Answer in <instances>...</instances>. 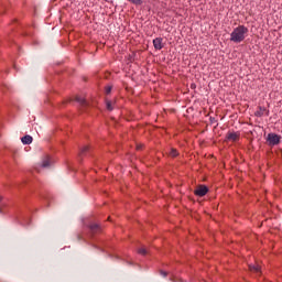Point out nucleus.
Listing matches in <instances>:
<instances>
[{"label": "nucleus", "mask_w": 282, "mask_h": 282, "mask_svg": "<svg viewBox=\"0 0 282 282\" xmlns=\"http://www.w3.org/2000/svg\"><path fill=\"white\" fill-rule=\"evenodd\" d=\"M32 141H33V139H32V135H30V134H26L21 138V142L23 144H32Z\"/></svg>", "instance_id": "obj_7"}, {"label": "nucleus", "mask_w": 282, "mask_h": 282, "mask_svg": "<svg viewBox=\"0 0 282 282\" xmlns=\"http://www.w3.org/2000/svg\"><path fill=\"white\" fill-rule=\"evenodd\" d=\"M1 202H3V197L0 196V213H1V206H3V204H1Z\"/></svg>", "instance_id": "obj_20"}, {"label": "nucleus", "mask_w": 282, "mask_h": 282, "mask_svg": "<svg viewBox=\"0 0 282 282\" xmlns=\"http://www.w3.org/2000/svg\"><path fill=\"white\" fill-rule=\"evenodd\" d=\"M111 89H113V87H111V86H107L106 87V94H111Z\"/></svg>", "instance_id": "obj_17"}, {"label": "nucleus", "mask_w": 282, "mask_h": 282, "mask_svg": "<svg viewBox=\"0 0 282 282\" xmlns=\"http://www.w3.org/2000/svg\"><path fill=\"white\" fill-rule=\"evenodd\" d=\"M154 50H162L164 45H162V37H156L153 40Z\"/></svg>", "instance_id": "obj_6"}, {"label": "nucleus", "mask_w": 282, "mask_h": 282, "mask_svg": "<svg viewBox=\"0 0 282 282\" xmlns=\"http://www.w3.org/2000/svg\"><path fill=\"white\" fill-rule=\"evenodd\" d=\"M106 107L108 111H113V102L109 99H106Z\"/></svg>", "instance_id": "obj_12"}, {"label": "nucleus", "mask_w": 282, "mask_h": 282, "mask_svg": "<svg viewBox=\"0 0 282 282\" xmlns=\"http://www.w3.org/2000/svg\"><path fill=\"white\" fill-rule=\"evenodd\" d=\"M247 32L248 28H246L245 25H239L231 32L230 41H232L234 43H241V41H245Z\"/></svg>", "instance_id": "obj_1"}, {"label": "nucleus", "mask_w": 282, "mask_h": 282, "mask_svg": "<svg viewBox=\"0 0 282 282\" xmlns=\"http://www.w3.org/2000/svg\"><path fill=\"white\" fill-rule=\"evenodd\" d=\"M192 89H195V84H192Z\"/></svg>", "instance_id": "obj_21"}, {"label": "nucleus", "mask_w": 282, "mask_h": 282, "mask_svg": "<svg viewBox=\"0 0 282 282\" xmlns=\"http://www.w3.org/2000/svg\"><path fill=\"white\" fill-rule=\"evenodd\" d=\"M48 166H50V158H45L42 161V169H48Z\"/></svg>", "instance_id": "obj_13"}, {"label": "nucleus", "mask_w": 282, "mask_h": 282, "mask_svg": "<svg viewBox=\"0 0 282 282\" xmlns=\"http://www.w3.org/2000/svg\"><path fill=\"white\" fill-rule=\"evenodd\" d=\"M87 151H89V145H85L84 148H82L79 155H85Z\"/></svg>", "instance_id": "obj_14"}, {"label": "nucleus", "mask_w": 282, "mask_h": 282, "mask_svg": "<svg viewBox=\"0 0 282 282\" xmlns=\"http://www.w3.org/2000/svg\"><path fill=\"white\" fill-rule=\"evenodd\" d=\"M250 272H256V274H259L261 272V267L259 264H249Z\"/></svg>", "instance_id": "obj_8"}, {"label": "nucleus", "mask_w": 282, "mask_h": 282, "mask_svg": "<svg viewBox=\"0 0 282 282\" xmlns=\"http://www.w3.org/2000/svg\"><path fill=\"white\" fill-rule=\"evenodd\" d=\"M267 142H269L270 147H276V144L281 143V135L276 133H269Z\"/></svg>", "instance_id": "obj_2"}, {"label": "nucleus", "mask_w": 282, "mask_h": 282, "mask_svg": "<svg viewBox=\"0 0 282 282\" xmlns=\"http://www.w3.org/2000/svg\"><path fill=\"white\" fill-rule=\"evenodd\" d=\"M144 147L142 143L137 144V151H140Z\"/></svg>", "instance_id": "obj_18"}, {"label": "nucleus", "mask_w": 282, "mask_h": 282, "mask_svg": "<svg viewBox=\"0 0 282 282\" xmlns=\"http://www.w3.org/2000/svg\"><path fill=\"white\" fill-rule=\"evenodd\" d=\"M167 155H169L170 158H177V155H180V153L177 152V149L171 148V149H170V152L167 153Z\"/></svg>", "instance_id": "obj_10"}, {"label": "nucleus", "mask_w": 282, "mask_h": 282, "mask_svg": "<svg viewBox=\"0 0 282 282\" xmlns=\"http://www.w3.org/2000/svg\"><path fill=\"white\" fill-rule=\"evenodd\" d=\"M263 113H265V108L259 107V110H257L254 112V116H257V118H261V116H263Z\"/></svg>", "instance_id": "obj_11"}, {"label": "nucleus", "mask_w": 282, "mask_h": 282, "mask_svg": "<svg viewBox=\"0 0 282 282\" xmlns=\"http://www.w3.org/2000/svg\"><path fill=\"white\" fill-rule=\"evenodd\" d=\"M226 140H229V142H237L239 140V133H237V132H229L226 135Z\"/></svg>", "instance_id": "obj_4"}, {"label": "nucleus", "mask_w": 282, "mask_h": 282, "mask_svg": "<svg viewBox=\"0 0 282 282\" xmlns=\"http://www.w3.org/2000/svg\"><path fill=\"white\" fill-rule=\"evenodd\" d=\"M75 100H76V102H79V105H82V107H87V100H85V98L76 96Z\"/></svg>", "instance_id": "obj_9"}, {"label": "nucleus", "mask_w": 282, "mask_h": 282, "mask_svg": "<svg viewBox=\"0 0 282 282\" xmlns=\"http://www.w3.org/2000/svg\"><path fill=\"white\" fill-rule=\"evenodd\" d=\"M139 254H142L143 257L148 254V251L145 248L138 249Z\"/></svg>", "instance_id": "obj_15"}, {"label": "nucleus", "mask_w": 282, "mask_h": 282, "mask_svg": "<svg viewBox=\"0 0 282 282\" xmlns=\"http://www.w3.org/2000/svg\"><path fill=\"white\" fill-rule=\"evenodd\" d=\"M131 3H134V6H140L142 3V0H129Z\"/></svg>", "instance_id": "obj_16"}, {"label": "nucleus", "mask_w": 282, "mask_h": 282, "mask_svg": "<svg viewBox=\"0 0 282 282\" xmlns=\"http://www.w3.org/2000/svg\"><path fill=\"white\" fill-rule=\"evenodd\" d=\"M90 228V232H93V235H98V232H102V227H100V225L98 224H91L89 226Z\"/></svg>", "instance_id": "obj_5"}, {"label": "nucleus", "mask_w": 282, "mask_h": 282, "mask_svg": "<svg viewBox=\"0 0 282 282\" xmlns=\"http://www.w3.org/2000/svg\"><path fill=\"white\" fill-rule=\"evenodd\" d=\"M162 276H169V273L166 271H161Z\"/></svg>", "instance_id": "obj_19"}, {"label": "nucleus", "mask_w": 282, "mask_h": 282, "mask_svg": "<svg viewBox=\"0 0 282 282\" xmlns=\"http://www.w3.org/2000/svg\"><path fill=\"white\" fill-rule=\"evenodd\" d=\"M208 193V187L206 185H198L194 191V195L197 197H204Z\"/></svg>", "instance_id": "obj_3"}]
</instances>
